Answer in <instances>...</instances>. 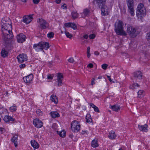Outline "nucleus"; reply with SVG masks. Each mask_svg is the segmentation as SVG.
I'll list each match as a JSON object with an SVG mask.
<instances>
[{"instance_id": "obj_62", "label": "nucleus", "mask_w": 150, "mask_h": 150, "mask_svg": "<svg viewBox=\"0 0 150 150\" xmlns=\"http://www.w3.org/2000/svg\"><path fill=\"white\" fill-rule=\"evenodd\" d=\"M101 78H102L101 76H99L98 77V79H101Z\"/></svg>"}, {"instance_id": "obj_53", "label": "nucleus", "mask_w": 150, "mask_h": 150, "mask_svg": "<svg viewBox=\"0 0 150 150\" xmlns=\"http://www.w3.org/2000/svg\"><path fill=\"white\" fill-rule=\"evenodd\" d=\"M61 0H56L55 2L57 4H59L60 3Z\"/></svg>"}, {"instance_id": "obj_9", "label": "nucleus", "mask_w": 150, "mask_h": 150, "mask_svg": "<svg viewBox=\"0 0 150 150\" xmlns=\"http://www.w3.org/2000/svg\"><path fill=\"white\" fill-rule=\"evenodd\" d=\"M17 58L19 63H22L27 60V56L24 54H20L17 57Z\"/></svg>"}, {"instance_id": "obj_55", "label": "nucleus", "mask_w": 150, "mask_h": 150, "mask_svg": "<svg viewBox=\"0 0 150 150\" xmlns=\"http://www.w3.org/2000/svg\"><path fill=\"white\" fill-rule=\"evenodd\" d=\"M90 47H88L87 48V53H89V52H90Z\"/></svg>"}, {"instance_id": "obj_3", "label": "nucleus", "mask_w": 150, "mask_h": 150, "mask_svg": "<svg viewBox=\"0 0 150 150\" xmlns=\"http://www.w3.org/2000/svg\"><path fill=\"white\" fill-rule=\"evenodd\" d=\"M146 9L144 4L140 3L137 6L136 11V15L139 18H142L146 14Z\"/></svg>"}, {"instance_id": "obj_28", "label": "nucleus", "mask_w": 150, "mask_h": 150, "mask_svg": "<svg viewBox=\"0 0 150 150\" xmlns=\"http://www.w3.org/2000/svg\"><path fill=\"white\" fill-rule=\"evenodd\" d=\"M90 10L88 8H86L83 10V14H84V17L86 16H88L90 12Z\"/></svg>"}, {"instance_id": "obj_30", "label": "nucleus", "mask_w": 150, "mask_h": 150, "mask_svg": "<svg viewBox=\"0 0 150 150\" xmlns=\"http://www.w3.org/2000/svg\"><path fill=\"white\" fill-rule=\"evenodd\" d=\"M8 54V52L5 50L3 49L1 52V55L3 57H6Z\"/></svg>"}, {"instance_id": "obj_45", "label": "nucleus", "mask_w": 150, "mask_h": 150, "mask_svg": "<svg viewBox=\"0 0 150 150\" xmlns=\"http://www.w3.org/2000/svg\"><path fill=\"white\" fill-rule=\"evenodd\" d=\"M5 129L2 127H0V134H1L3 133V132H5Z\"/></svg>"}, {"instance_id": "obj_49", "label": "nucleus", "mask_w": 150, "mask_h": 150, "mask_svg": "<svg viewBox=\"0 0 150 150\" xmlns=\"http://www.w3.org/2000/svg\"><path fill=\"white\" fill-rule=\"evenodd\" d=\"M87 67H89L90 68H92L93 67V65L92 63H89L87 66Z\"/></svg>"}, {"instance_id": "obj_20", "label": "nucleus", "mask_w": 150, "mask_h": 150, "mask_svg": "<svg viewBox=\"0 0 150 150\" xmlns=\"http://www.w3.org/2000/svg\"><path fill=\"white\" fill-rule=\"evenodd\" d=\"M42 44V50L43 49L46 50H47L50 47L49 44L47 42H41Z\"/></svg>"}, {"instance_id": "obj_21", "label": "nucleus", "mask_w": 150, "mask_h": 150, "mask_svg": "<svg viewBox=\"0 0 150 150\" xmlns=\"http://www.w3.org/2000/svg\"><path fill=\"white\" fill-rule=\"evenodd\" d=\"M91 146L93 147L96 148L98 147V140L97 139H94L92 141L91 143Z\"/></svg>"}, {"instance_id": "obj_29", "label": "nucleus", "mask_w": 150, "mask_h": 150, "mask_svg": "<svg viewBox=\"0 0 150 150\" xmlns=\"http://www.w3.org/2000/svg\"><path fill=\"white\" fill-rule=\"evenodd\" d=\"M89 105L91 106L93 108L95 112H99L100 111L98 107L92 103H89Z\"/></svg>"}, {"instance_id": "obj_22", "label": "nucleus", "mask_w": 150, "mask_h": 150, "mask_svg": "<svg viewBox=\"0 0 150 150\" xmlns=\"http://www.w3.org/2000/svg\"><path fill=\"white\" fill-rule=\"evenodd\" d=\"M106 0H94V1L96 4H97L99 7L105 3Z\"/></svg>"}, {"instance_id": "obj_31", "label": "nucleus", "mask_w": 150, "mask_h": 150, "mask_svg": "<svg viewBox=\"0 0 150 150\" xmlns=\"http://www.w3.org/2000/svg\"><path fill=\"white\" fill-rule=\"evenodd\" d=\"M86 121L87 122H92V120L91 119L90 114H88L86 115Z\"/></svg>"}, {"instance_id": "obj_39", "label": "nucleus", "mask_w": 150, "mask_h": 150, "mask_svg": "<svg viewBox=\"0 0 150 150\" xmlns=\"http://www.w3.org/2000/svg\"><path fill=\"white\" fill-rule=\"evenodd\" d=\"M138 96L139 97V96H141V95H144V92L143 90H140L138 92Z\"/></svg>"}, {"instance_id": "obj_8", "label": "nucleus", "mask_w": 150, "mask_h": 150, "mask_svg": "<svg viewBox=\"0 0 150 150\" xmlns=\"http://www.w3.org/2000/svg\"><path fill=\"white\" fill-rule=\"evenodd\" d=\"M134 79L137 81H139L142 79V72L140 71H137L133 74Z\"/></svg>"}, {"instance_id": "obj_37", "label": "nucleus", "mask_w": 150, "mask_h": 150, "mask_svg": "<svg viewBox=\"0 0 150 150\" xmlns=\"http://www.w3.org/2000/svg\"><path fill=\"white\" fill-rule=\"evenodd\" d=\"M54 35V34L53 33L51 32L47 34V36L49 38H51L53 37Z\"/></svg>"}, {"instance_id": "obj_61", "label": "nucleus", "mask_w": 150, "mask_h": 150, "mask_svg": "<svg viewBox=\"0 0 150 150\" xmlns=\"http://www.w3.org/2000/svg\"><path fill=\"white\" fill-rule=\"evenodd\" d=\"M23 2H26V0H21Z\"/></svg>"}, {"instance_id": "obj_51", "label": "nucleus", "mask_w": 150, "mask_h": 150, "mask_svg": "<svg viewBox=\"0 0 150 150\" xmlns=\"http://www.w3.org/2000/svg\"><path fill=\"white\" fill-rule=\"evenodd\" d=\"M25 64H22L20 65L19 67L20 68H24L25 67Z\"/></svg>"}, {"instance_id": "obj_23", "label": "nucleus", "mask_w": 150, "mask_h": 150, "mask_svg": "<svg viewBox=\"0 0 150 150\" xmlns=\"http://www.w3.org/2000/svg\"><path fill=\"white\" fill-rule=\"evenodd\" d=\"M31 146L35 149H37L39 147V144L35 140H32L31 141Z\"/></svg>"}, {"instance_id": "obj_54", "label": "nucleus", "mask_w": 150, "mask_h": 150, "mask_svg": "<svg viewBox=\"0 0 150 150\" xmlns=\"http://www.w3.org/2000/svg\"><path fill=\"white\" fill-rule=\"evenodd\" d=\"M88 132V131H83L82 132H81V133L82 134H84L85 133H87Z\"/></svg>"}, {"instance_id": "obj_18", "label": "nucleus", "mask_w": 150, "mask_h": 150, "mask_svg": "<svg viewBox=\"0 0 150 150\" xmlns=\"http://www.w3.org/2000/svg\"><path fill=\"white\" fill-rule=\"evenodd\" d=\"M11 141L14 143L15 146L16 147L18 146L17 140H18V136L17 135H14Z\"/></svg>"}, {"instance_id": "obj_43", "label": "nucleus", "mask_w": 150, "mask_h": 150, "mask_svg": "<svg viewBox=\"0 0 150 150\" xmlns=\"http://www.w3.org/2000/svg\"><path fill=\"white\" fill-rule=\"evenodd\" d=\"M146 38L148 40H150V32L147 34Z\"/></svg>"}, {"instance_id": "obj_4", "label": "nucleus", "mask_w": 150, "mask_h": 150, "mask_svg": "<svg viewBox=\"0 0 150 150\" xmlns=\"http://www.w3.org/2000/svg\"><path fill=\"white\" fill-rule=\"evenodd\" d=\"M80 125L79 122L76 120L72 121L71 124V128L72 131L77 132L80 130Z\"/></svg>"}, {"instance_id": "obj_7", "label": "nucleus", "mask_w": 150, "mask_h": 150, "mask_svg": "<svg viewBox=\"0 0 150 150\" xmlns=\"http://www.w3.org/2000/svg\"><path fill=\"white\" fill-rule=\"evenodd\" d=\"M129 12L132 16L134 15V9L133 8V0H126Z\"/></svg>"}, {"instance_id": "obj_34", "label": "nucleus", "mask_w": 150, "mask_h": 150, "mask_svg": "<svg viewBox=\"0 0 150 150\" xmlns=\"http://www.w3.org/2000/svg\"><path fill=\"white\" fill-rule=\"evenodd\" d=\"M65 33L67 38L71 39L73 37V35L69 32L67 31H65Z\"/></svg>"}, {"instance_id": "obj_48", "label": "nucleus", "mask_w": 150, "mask_h": 150, "mask_svg": "<svg viewBox=\"0 0 150 150\" xmlns=\"http://www.w3.org/2000/svg\"><path fill=\"white\" fill-rule=\"evenodd\" d=\"M40 1V0H33V2L34 4H38Z\"/></svg>"}, {"instance_id": "obj_11", "label": "nucleus", "mask_w": 150, "mask_h": 150, "mask_svg": "<svg viewBox=\"0 0 150 150\" xmlns=\"http://www.w3.org/2000/svg\"><path fill=\"white\" fill-rule=\"evenodd\" d=\"M26 36L22 33H21L17 35V39L18 42L22 43L25 40Z\"/></svg>"}, {"instance_id": "obj_14", "label": "nucleus", "mask_w": 150, "mask_h": 150, "mask_svg": "<svg viewBox=\"0 0 150 150\" xmlns=\"http://www.w3.org/2000/svg\"><path fill=\"white\" fill-rule=\"evenodd\" d=\"M101 14L103 16H105L108 14V9L107 6L104 5L101 8Z\"/></svg>"}, {"instance_id": "obj_44", "label": "nucleus", "mask_w": 150, "mask_h": 150, "mask_svg": "<svg viewBox=\"0 0 150 150\" xmlns=\"http://www.w3.org/2000/svg\"><path fill=\"white\" fill-rule=\"evenodd\" d=\"M95 35L94 34H91L89 35V38L90 39H93L95 38Z\"/></svg>"}, {"instance_id": "obj_10", "label": "nucleus", "mask_w": 150, "mask_h": 150, "mask_svg": "<svg viewBox=\"0 0 150 150\" xmlns=\"http://www.w3.org/2000/svg\"><path fill=\"white\" fill-rule=\"evenodd\" d=\"M33 124L37 128H40L43 125L42 122L37 118L34 120Z\"/></svg>"}, {"instance_id": "obj_64", "label": "nucleus", "mask_w": 150, "mask_h": 150, "mask_svg": "<svg viewBox=\"0 0 150 150\" xmlns=\"http://www.w3.org/2000/svg\"><path fill=\"white\" fill-rule=\"evenodd\" d=\"M38 136L37 135H36L35 136V137H38Z\"/></svg>"}, {"instance_id": "obj_33", "label": "nucleus", "mask_w": 150, "mask_h": 150, "mask_svg": "<svg viewBox=\"0 0 150 150\" xmlns=\"http://www.w3.org/2000/svg\"><path fill=\"white\" fill-rule=\"evenodd\" d=\"M57 76V80H62L63 79V76L62 74L58 73Z\"/></svg>"}, {"instance_id": "obj_16", "label": "nucleus", "mask_w": 150, "mask_h": 150, "mask_svg": "<svg viewBox=\"0 0 150 150\" xmlns=\"http://www.w3.org/2000/svg\"><path fill=\"white\" fill-rule=\"evenodd\" d=\"M139 129L142 131L146 132L148 130L147 125L145 124L143 125H138Z\"/></svg>"}, {"instance_id": "obj_5", "label": "nucleus", "mask_w": 150, "mask_h": 150, "mask_svg": "<svg viewBox=\"0 0 150 150\" xmlns=\"http://www.w3.org/2000/svg\"><path fill=\"white\" fill-rule=\"evenodd\" d=\"M127 32L130 36L132 38L135 37L137 35L136 30L133 27L131 26H128Z\"/></svg>"}, {"instance_id": "obj_42", "label": "nucleus", "mask_w": 150, "mask_h": 150, "mask_svg": "<svg viewBox=\"0 0 150 150\" xmlns=\"http://www.w3.org/2000/svg\"><path fill=\"white\" fill-rule=\"evenodd\" d=\"M71 23H68L64 24V25L66 27H70L71 25Z\"/></svg>"}, {"instance_id": "obj_32", "label": "nucleus", "mask_w": 150, "mask_h": 150, "mask_svg": "<svg viewBox=\"0 0 150 150\" xmlns=\"http://www.w3.org/2000/svg\"><path fill=\"white\" fill-rule=\"evenodd\" d=\"M71 14L72 18L74 19L77 18L78 17V13L75 11H73L71 13Z\"/></svg>"}, {"instance_id": "obj_63", "label": "nucleus", "mask_w": 150, "mask_h": 150, "mask_svg": "<svg viewBox=\"0 0 150 150\" xmlns=\"http://www.w3.org/2000/svg\"><path fill=\"white\" fill-rule=\"evenodd\" d=\"M118 150H123L122 148H120Z\"/></svg>"}, {"instance_id": "obj_12", "label": "nucleus", "mask_w": 150, "mask_h": 150, "mask_svg": "<svg viewBox=\"0 0 150 150\" xmlns=\"http://www.w3.org/2000/svg\"><path fill=\"white\" fill-rule=\"evenodd\" d=\"M33 47L35 50L37 52H38L40 50H42L41 42L37 44H35L33 45Z\"/></svg>"}, {"instance_id": "obj_56", "label": "nucleus", "mask_w": 150, "mask_h": 150, "mask_svg": "<svg viewBox=\"0 0 150 150\" xmlns=\"http://www.w3.org/2000/svg\"><path fill=\"white\" fill-rule=\"evenodd\" d=\"M107 77L108 78V80L110 81V82H112V80L111 79L110 76H107Z\"/></svg>"}, {"instance_id": "obj_17", "label": "nucleus", "mask_w": 150, "mask_h": 150, "mask_svg": "<svg viewBox=\"0 0 150 150\" xmlns=\"http://www.w3.org/2000/svg\"><path fill=\"white\" fill-rule=\"evenodd\" d=\"M3 120L6 122H7L9 121H14L15 119L13 118L12 117L6 115L3 118Z\"/></svg>"}, {"instance_id": "obj_38", "label": "nucleus", "mask_w": 150, "mask_h": 150, "mask_svg": "<svg viewBox=\"0 0 150 150\" xmlns=\"http://www.w3.org/2000/svg\"><path fill=\"white\" fill-rule=\"evenodd\" d=\"M16 106H13L10 107V110L13 112L16 111Z\"/></svg>"}, {"instance_id": "obj_13", "label": "nucleus", "mask_w": 150, "mask_h": 150, "mask_svg": "<svg viewBox=\"0 0 150 150\" xmlns=\"http://www.w3.org/2000/svg\"><path fill=\"white\" fill-rule=\"evenodd\" d=\"M33 76L32 74H30L29 75L24 77L23 79L24 82L27 83H29L32 80Z\"/></svg>"}, {"instance_id": "obj_47", "label": "nucleus", "mask_w": 150, "mask_h": 150, "mask_svg": "<svg viewBox=\"0 0 150 150\" xmlns=\"http://www.w3.org/2000/svg\"><path fill=\"white\" fill-rule=\"evenodd\" d=\"M68 61L69 62L73 63L74 62V60L73 58H71L69 59Z\"/></svg>"}, {"instance_id": "obj_36", "label": "nucleus", "mask_w": 150, "mask_h": 150, "mask_svg": "<svg viewBox=\"0 0 150 150\" xmlns=\"http://www.w3.org/2000/svg\"><path fill=\"white\" fill-rule=\"evenodd\" d=\"M70 27L71 28L74 30H76L77 29V26L74 23H72Z\"/></svg>"}, {"instance_id": "obj_57", "label": "nucleus", "mask_w": 150, "mask_h": 150, "mask_svg": "<svg viewBox=\"0 0 150 150\" xmlns=\"http://www.w3.org/2000/svg\"><path fill=\"white\" fill-rule=\"evenodd\" d=\"M94 54H95L96 55H98L99 54V53L98 51H96L94 52Z\"/></svg>"}, {"instance_id": "obj_15", "label": "nucleus", "mask_w": 150, "mask_h": 150, "mask_svg": "<svg viewBox=\"0 0 150 150\" xmlns=\"http://www.w3.org/2000/svg\"><path fill=\"white\" fill-rule=\"evenodd\" d=\"M32 16L31 15L24 16L23 17V21L26 23H30L32 21Z\"/></svg>"}, {"instance_id": "obj_35", "label": "nucleus", "mask_w": 150, "mask_h": 150, "mask_svg": "<svg viewBox=\"0 0 150 150\" xmlns=\"http://www.w3.org/2000/svg\"><path fill=\"white\" fill-rule=\"evenodd\" d=\"M132 88H131L132 89L136 88L137 87H139L140 86L138 84L136 83H134L132 85Z\"/></svg>"}, {"instance_id": "obj_27", "label": "nucleus", "mask_w": 150, "mask_h": 150, "mask_svg": "<svg viewBox=\"0 0 150 150\" xmlns=\"http://www.w3.org/2000/svg\"><path fill=\"white\" fill-rule=\"evenodd\" d=\"M56 132L60 137H65L66 133L64 130H63L61 131H59L57 130Z\"/></svg>"}, {"instance_id": "obj_24", "label": "nucleus", "mask_w": 150, "mask_h": 150, "mask_svg": "<svg viewBox=\"0 0 150 150\" xmlns=\"http://www.w3.org/2000/svg\"><path fill=\"white\" fill-rule=\"evenodd\" d=\"M108 137L110 139H114L116 138V135L115 134L114 132L111 131L109 133Z\"/></svg>"}, {"instance_id": "obj_1", "label": "nucleus", "mask_w": 150, "mask_h": 150, "mask_svg": "<svg viewBox=\"0 0 150 150\" xmlns=\"http://www.w3.org/2000/svg\"><path fill=\"white\" fill-rule=\"evenodd\" d=\"M1 24L4 41L7 44H10L13 35L12 32L11 23L10 19L8 17L3 18Z\"/></svg>"}, {"instance_id": "obj_2", "label": "nucleus", "mask_w": 150, "mask_h": 150, "mask_svg": "<svg viewBox=\"0 0 150 150\" xmlns=\"http://www.w3.org/2000/svg\"><path fill=\"white\" fill-rule=\"evenodd\" d=\"M115 25V30L117 34L120 35H126L125 32L123 29V23L122 21L119 20L116 21Z\"/></svg>"}, {"instance_id": "obj_52", "label": "nucleus", "mask_w": 150, "mask_h": 150, "mask_svg": "<svg viewBox=\"0 0 150 150\" xmlns=\"http://www.w3.org/2000/svg\"><path fill=\"white\" fill-rule=\"evenodd\" d=\"M37 113L39 115H40V113L41 112V110L39 109H38L36 111Z\"/></svg>"}, {"instance_id": "obj_6", "label": "nucleus", "mask_w": 150, "mask_h": 150, "mask_svg": "<svg viewBox=\"0 0 150 150\" xmlns=\"http://www.w3.org/2000/svg\"><path fill=\"white\" fill-rule=\"evenodd\" d=\"M37 22L40 23V28L41 29H45L49 27L48 23L42 18L38 19Z\"/></svg>"}, {"instance_id": "obj_26", "label": "nucleus", "mask_w": 150, "mask_h": 150, "mask_svg": "<svg viewBox=\"0 0 150 150\" xmlns=\"http://www.w3.org/2000/svg\"><path fill=\"white\" fill-rule=\"evenodd\" d=\"M50 114L53 118L59 117L60 116L59 113L57 112H52L50 113Z\"/></svg>"}, {"instance_id": "obj_41", "label": "nucleus", "mask_w": 150, "mask_h": 150, "mask_svg": "<svg viewBox=\"0 0 150 150\" xmlns=\"http://www.w3.org/2000/svg\"><path fill=\"white\" fill-rule=\"evenodd\" d=\"M108 67V65L105 64H103L102 65V68L104 70H106Z\"/></svg>"}, {"instance_id": "obj_58", "label": "nucleus", "mask_w": 150, "mask_h": 150, "mask_svg": "<svg viewBox=\"0 0 150 150\" xmlns=\"http://www.w3.org/2000/svg\"><path fill=\"white\" fill-rule=\"evenodd\" d=\"M88 36L86 34L83 36V38L86 39H87L88 38Z\"/></svg>"}, {"instance_id": "obj_59", "label": "nucleus", "mask_w": 150, "mask_h": 150, "mask_svg": "<svg viewBox=\"0 0 150 150\" xmlns=\"http://www.w3.org/2000/svg\"><path fill=\"white\" fill-rule=\"evenodd\" d=\"M87 57L88 58H89L90 57V52H89V53H87Z\"/></svg>"}, {"instance_id": "obj_40", "label": "nucleus", "mask_w": 150, "mask_h": 150, "mask_svg": "<svg viewBox=\"0 0 150 150\" xmlns=\"http://www.w3.org/2000/svg\"><path fill=\"white\" fill-rule=\"evenodd\" d=\"M62 80H57L58 82L57 85L59 86H61L62 84Z\"/></svg>"}, {"instance_id": "obj_19", "label": "nucleus", "mask_w": 150, "mask_h": 150, "mask_svg": "<svg viewBox=\"0 0 150 150\" xmlns=\"http://www.w3.org/2000/svg\"><path fill=\"white\" fill-rule=\"evenodd\" d=\"M110 108L112 109L113 111L117 112L119 110L120 108V106L118 105L110 106Z\"/></svg>"}, {"instance_id": "obj_60", "label": "nucleus", "mask_w": 150, "mask_h": 150, "mask_svg": "<svg viewBox=\"0 0 150 150\" xmlns=\"http://www.w3.org/2000/svg\"><path fill=\"white\" fill-rule=\"evenodd\" d=\"M62 7H63V8H64L65 7H66V4H64L62 6Z\"/></svg>"}, {"instance_id": "obj_46", "label": "nucleus", "mask_w": 150, "mask_h": 150, "mask_svg": "<svg viewBox=\"0 0 150 150\" xmlns=\"http://www.w3.org/2000/svg\"><path fill=\"white\" fill-rule=\"evenodd\" d=\"M53 75H50L47 76V78L49 79H53Z\"/></svg>"}, {"instance_id": "obj_50", "label": "nucleus", "mask_w": 150, "mask_h": 150, "mask_svg": "<svg viewBox=\"0 0 150 150\" xmlns=\"http://www.w3.org/2000/svg\"><path fill=\"white\" fill-rule=\"evenodd\" d=\"M94 81H95V79L94 78H93L91 79V84L92 85H93L95 84Z\"/></svg>"}, {"instance_id": "obj_25", "label": "nucleus", "mask_w": 150, "mask_h": 150, "mask_svg": "<svg viewBox=\"0 0 150 150\" xmlns=\"http://www.w3.org/2000/svg\"><path fill=\"white\" fill-rule=\"evenodd\" d=\"M50 99L52 101L57 104L58 103L57 98L56 95H52L50 97Z\"/></svg>"}]
</instances>
